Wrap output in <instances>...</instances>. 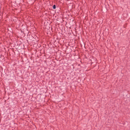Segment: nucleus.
Listing matches in <instances>:
<instances>
[{
	"mask_svg": "<svg viewBox=\"0 0 130 130\" xmlns=\"http://www.w3.org/2000/svg\"><path fill=\"white\" fill-rule=\"evenodd\" d=\"M53 9H54V10H55V9H56V6H55V5H54L53 6Z\"/></svg>",
	"mask_w": 130,
	"mask_h": 130,
	"instance_id": "1",
	"label": "nucleus"
}]
</instances>
